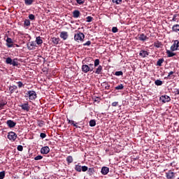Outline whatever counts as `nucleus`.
Wrapping results in <instances>:
<instances>
[{
    "label": "nucleus",
    "instance_id": "393cba45",
    "mask_svg": "<svg viewBox=\"0 0 179 179\" xmlns=\"http://www.w3.org/2000/svg\"><path fill=\"white\" fill-rule=\"evenodd\" d=\"M36 43L38 44V45H41V44H43V39H41V36L36 37Z\"/></svg>",
    "mask_w": 179,
    "mask_h": 179
},
{
    "label": "nucleus",
    "instance_id": "4d7b16f0",
    "mask_svg": "<svg viewBox=\"0 0 179 179\" xmlns=\"http://www.w3.org/2000/svg\"><path fill=\"white\" fill-rule=\"evenodd\" d=\"M175 94L179 95V90H178V89H176V90H175Z\"/></svg>",
    "mask_w": 179,
    "mask_h": 179
},
{
    "label": "nucleus",
    "instance_id": "9b49d317",
    "mask_svg": "<svg viewBox=\"0 0 179 179\" xmlns=\"http://www.w3.org/2000/svg\"><path fill=\"white\" fill-rule=\"evenodd\" d=\"M41 153L42 155H48L50 153V148L48 146L43 147L41 149Z\"/></svg>",
    "mask_w": 179,
    "mask_h": 179
},
{
    "label": "nucleus",
    "instance_id": "f03ea898",
    "mask_svg": "<svg viewBox=\"0 0 179 179\" xmlns=\"http://www.w3.org/2000/svg\"><path fill=\"white\" fill-rule=\"evenodd\" d=\"M74 40L77 43H83L85 40V34L82 32L77 31V33L74 34Z\"/></svg>",
    "mask_w": 179,
    "mask_h": 179
},
{
    "label": "nucleus",
    "instance_id": "bb28decb",
    "mask_svg": "<svg viewBox=\"0 0 179 179\" xmlns=\"http://www.w3.org/2000/svg\"><path fill=\"white\" fill-rule=\"evenodd\" d=\"M87 174H88V176H93V174H94V168L88 169Z\"/></svg>",
    "mask_w": 179,
    "mask_h": 179
},
{
    "label": "nucleus",
    "instance_id": "2eb2a0df",
    "mask_svg": "<svg viewBox=\"0 0 179 179\" xmlns=\"http://www.w3.org/2000/svg\"><path fill=\"white\" fill-rule=\"evenodd\" d=\"M110 171V169L107 166H103L101 169V173L103 174V176H106V174H108V172Z\"/></svg>",
    "mask_w": 179,
    "mask_h": 179
},
{
    "label": "nucleus",
    "instance_id": "5701e85b",
    "mask_svg": "<svg viewBox=\"0 0 179 179\" xmlns=\"http://www.w3.org/2000/svg\"><path fill=\"white\" fill-rule=\"evenodd\" d=\"M27 45H28V49L34 50V47H36V43L29 42V43H28Z\"/></svg>",
    "mask_w": 179,
    "mask_h": 179
},
{
    "label": "nucleus",
    "instance_id": "b1692460",
    "mask_svg": "<svg viewBox=\"0 0 179 179\" xmlns=\"http://www.w3.org/2000/svg\"><path fill=\"white\" fill-rule=\"evenodd\" d=\"M17 61H19L17 58L13 59L12 60L11 65H13V66H19V62Z\"/></svg>",
    "mask_w": 179,
    "mask_h": 179
},
{
    "label": "nucleus",
    "instance_id": "c756f323",
    "mask_svg": "<svg viewBox=\"0 0 179 179\" xmlns=\"http://www.w3.org/2000/svg\"><path fill=\"white\" fill-rule=\"evenodd\" d=\"M66 162L68 164H71V163H73V157H72V156H68L66 157Z\"/></svg>",
    "mask_w": 179,
    "mask_h": 179
},
{
    "label": "nucleus",
    "instance_id": "473e14b6",
    "mask_svg": "<svg viewBox=\"0 0 179 179\" xmlns=\"http://www.w3.org/2000/svg\"><path fill=\"white\" fill-rule=\"evenodd\" d=\"M33 2H34V0H24L25 5L30 6L33 4Z\"/></svg>",
    "mask_w": 179,
    "mask_h": 179
},
{
    "label": "nucleus",
    "instance_id": "cd10ccee",
    "mask_svg": "<svg viewBox=\"0 0 179 179\" xmlns=\"http://www.w3.org/2000/svg\"><path fill=\"white\" fill-rule=\"evenodd\" d=\"M163 44H162V42H159V41L154 43V47H156V48H160Z\"/></svg>",
    "mask_w": 179,
    "mask_h": 179
},
{
    "label": "nucleus",
    "instance_id": "c85d7f7f",
    "mask_svg": "<svg viewBox=\"0 0 179 179\" xmlns=\"http://www.w3.org/2000/svg\"><path fill=\"white\" fill-rule=\"evenodd\" d=\"M37 122H38V127H40V128L45 125V122H44V120H38Z\"/></svg>",
    "mask_w": 179,
    "mask_h": 179
},
{
    "label": "nucleus",
    "instance_id": "f257e3e1",
    "mask_svg": "<svg viewBox=\"0 0 179 179\" xmlns=\"http://www.w3.org/2000/svg\"><path fill=\"white\" fill-rule=\"evenodd\" d=\"M82 64L81 71L83 73H87L88 72H93L94 71V65L93 64H90L89 65L85 64V59L82 61Z\"/></svg>",
    "mask_w": 179,
    "mask_h": 179
},
{
    "label": "nucleus",
    "instance_id": "a19ab883",
    "mask_svg": "<svg viewBox=\"0 0 179 179\" xmlns=\"http://www.w3.org/2000/svg\"><path fill=\"white\" fill-rule=\"evenodd\" d=\"M113 3H116V5H120L122 2V0H112Z\"/></svg>",
    "mask_w": 179,
    "mask_h": 179
},
{
    "label": "nucleus",
    "instance_id": "49530a36",
    "mask_svg": "<svg viewBox=\"0 0 179 179\" xmlns=\"http://www.w3.org/2000/svg\"><path fill=\"white\" fill-rule=\"evenodd\" d=\"M112 32L113 33H118V28H117V27H113L112 28Z\"/></svg>",
    "mask_w": 179,
    "mask_h": 179
},
{
    "label": "nucleus",
    "instance_id": "6ab92c4d",
    "mask_svg": "<svg viewBox=\"0 0 179 179\" xmlns=\"http://www.w3.org/2000/svg\"><path fill=\"white\" fill-rule=\"evenodd\" d=\"M79 16H80V11H79V10H75L73 11V17L78 19Z\"/></svg>",
    "mask_w": 179,
    "mask_h": 179
},
{
    "label": "nucleus",
    "instance_id": "423d86ee",
    "mask_svg": "<svg viewBox=\"0 0 179 179\" xmlns=\"http://www.w3.org/2000/svg\"><path fill=\"white\" fill-rule=\"evenodd\" d=\"M171 51H179V41L176 40L173 42V44L171 46Z\"/></svg>",
    "mask_w": 179,
    "mask_h": 179
},
{
    "label": "nucleus",
    "instance_id": "de8ad7c7",
    "mask_svg": "<svg viewBox=\"0 0 179 179\" xmlns=\"http://www.w3.org/2000/svg\"><path fill=\"white\" fill-rule=\"evenodd\" d=\"M17 150H18L19 152H23V146L22 145H18L17 147Z\"/></svg>",
    "mask_w": 179,
    "mask_h": 179
},
{
    "label": "nucleus",
    "instance_id": "864d4df0",
    "mask_svg": "<svg viewBox=\"0 0 179 179\" xmlns=\"http://www.w3.org/2000/svg\"><path fill=\"white\" fill-rule=\"evenodd\" d=\"M117 106H118V101H115L112 103L113 107H117Z\"/></svg>",
    "mask_w": 179,
    "mask_h": 179
},
{
    "label": "nucleus",
    "instance_id": "9d476101",
    "mask_svg": "<svg viewBox=\"0 0 179 179\" xmlns=\"http://www.w3.org/2000/svg\"><path fill=\"white\" fill-rule=\"evenodd\" d=\"M6 124L8 125V128H15V127H16V122L12 120H7Z\"/></svg>",
    "mask_w": 179,
    "mask_h": 179
},
{
    "label": "nucleus",
    "instance_id": "6e6d98bb",
    "mask_svg": "<svg viewBox=\"0 0 179 179\" xmlns=\"http://www.w3.org/2000/svg\"><path fill=\"white\" fill-rule=\"evenodd\" d=\"M176 17H177V15H174L173 18H172V22H176Z\"/></svg>",
    "mask_w": 179,
    "mask_h": 179
},
{
    "label": "nucleus",
    "instance_id": "c9c22d12",
    "mask_svg": "<svg viewBox=\"0 0 179 179\" xmlns=\"http://www.w3.org/2000/svg\"><path fill=\"white\" fill-rule=\"evenodd\" d=\"M124 89V85L120 84L115 87V90H122Z\"/></svg>",
    "mask_w": 179,
    "mask_h": 179
},
{
    "label": "nucleus",
    "instance_id": "0eeeda50",
    "mask_svg": "<svg viewBox=\"0 0 179 179\" xmlns=\"http://www.w3.org/2000/svg\"><path fill=\"white\" fill-rule=\"evenodd\" d=\"M159 100L162 103H169V101H171V98H170L169 95L164 94L160 96Z\"/></svg>",
    "mask_w": 179,
    "mask_h": 179
},
{
    "label": "nucleus",
    "instance_id": "aec40b11",
    "mask_svg": "<svg viewBox=\"0 0 179 179\" xmlns=\"http://www.w3.org/2000/svg\"><path fill=\"white\" fill-rule=\"evenodd\" d=\"M67 121H68V124H71V125L75 127V128H80V127L78 125V123H75V121L71 120L69 118H67Z\"/></svg>",
    "mask_w": 179,
    "mask_h": 179
},
{
    "label": "nucleus",
    "instance_id": "4be33fe9",
    "mask_svg": "<svg viewBox=\"0 0 179 179\" xmlns=\"http://www.w3.org/2000/svg\"><path fill=\"white\" fill-rule=\"evenodd\" d=\"M60 41L61 39H59V38H56V37L52 38V42L53 43V44H55V45L59 44Z\"/></svg>",
    "mask_w": 179,
    "mask_h": 179
},
{
    "label": "nucleus",
    "instance_id": "7ed1b4c3",
    "mask_svg": "<svg viewBox=\"0 0 179 179\" xmlns=\"http://www.w3.org/2000/svg\"><path fill=\"white\" fill-rule=\"evenodd\" d=\"M25 97H29V100H36L37 99V93L33 90L27 91L25 94Z\"/></svg>",
    "mask_w": 179,
    "mask_h": 179
},
{
    "label": "nucleus",
    "instance_id": "dca6fc26",
    "mask_svg": "<svg viewBox=\"0 0 179 179\" xmlns=\"http://www.w3.org/2000/svg\"><path fill=\"white\" fill-rule=\"evenodd\" d=\"M139 55L140 57H141V58H146V57L149 55V52L145 50H141L139 52Z\"/></svg>",
    "mask_w": 179,
    "mask_h": 179
},
{
    "label": "nucleus",
    "instance_id": "a211bd4d",
    "mask_svg": "<svg viewBox=\"0 0 179 179\" xmlns=\"http://www.w3.org/2000/svg\"><path fill=\"white\" fill-rule=\"evenodd\" d=\"M60 37L63 39V40H67L69 35L68 33L66 31H62L60 33Z\"/></svg>",
    "mask_w": 179,
    "mask_h": 179
},
{
    "label": "nucleus",
    "instance_id": "3c124183",
    "mask_svg": "<svg viewBox=\"0 0 179 179\" xmlns=\"http://www.w3.org/2000/svg\"><path fill=\"white\" fill-rule=\"evenodd\" d=\"M17 83L18 85L19 89H20L21 87H23V86H24L23 83H22L21 81H19Z\"/></svg>",
    "mask_w": 179,
    "mask_h": 179
},
{
    "label": "nucleus",
    "instance_id": "f704fd0d",
    "mask_svg": "<svg viewBox=\"0 0 179 179\" xmlns=\"http://www.w3.org/2000/svg\"><path fill=\"white\" fill-rule=\"evenodd\" d=\"M12 58L10 57H7L6 59V64H7L8 65H12Z\"/></svg>",
    "mask_w": 179,
    "mask_h": 179
},
{
    "label": "nucleus",
    "instance_id": "4c0bfd02",
    "mask_svg": "<svg viewBox=\"0 0 179 179\" xmlns=\"http://www.w3.org/2000/svg\"><path fill=\"white\" fill-rule=\"evenodd\" d=\"M90 127H96V120H91L90 121Z\"/></svg>",
    "mask_w": 179,
    "mask_h": 179
},
{
    "label": "nucleus",
    "instance_id": "79ce46f5",
    "mask_svg": "<svg viewBox=\"0 0 179 179\" xmlns=\"http://www.w3.org/2000/svg\"><path fill=\"white\" fill-rule=\"evenodd\" d=\"M29 19H30V20H35L36 16H34V15H33V14H29Z\"/></svg>",
    "mask_w": 179,
    "mask_h": 179
},
{
    "label": "nucleus",
    "instance_id": "bf43d9fd",
    "mask_svg": "<svg viewBox=\"0 0 179 179\" xmlns=\"http://www.w3.org/2000/svg\"><path fill=\"white\" fill-rule=\"evenodd\" d=\"M0 39H1V34H0Z\"/></svg>",
    "mask_w": 179,
    "mask_h": 179
},
{
    "label": "nucleus",
    "instance_id": "2f4dec72",
    "mask_svg": "<svg viewBox=\"0 0 179 179\" xmlns=\"http://www.w3.org/2000/svg\"><path fill=\"white\" fill-rule=\"evenodd\" d=\"M6 104H8V102L6 101H0V110H2V108H3L5 106H6Z\"/></svg>",
    "mask_w": 179,
    "mask_h": 179
},
{
    "label": "nucleus",
    "instance_id": "ddd939ff",
    "mask_svg": "<svg viewBox=\"0 0 179 179\" xmlns=\"http://www.w3.org/2000/svg\"><path fill=\"white\" fill-rule=\"evenodd\" d=\"M20 107H21L22 110H24V111H29L30 110V106H29V103L27 102L20 105Z\"/></svg>",
    "mask_w": 179,
    "mask_h": 179
},
{
    "label": "nucleus",
    "instance_id": "e433bc0d",
    "mask_svg": "<svg viewBox=\"0 0 179 179\" xmlns=\"http://www.w3.org/2000/svg\"><path fill=\"white\" fill-rule=\"evenodd\" d=\"M99 65H100V59H96L94 60V66L96 68V67L99 66Z\"/></svg>",
    "mask_w": 179,
    "mask_h": 179
},
{
    "label": "nucleus",
    "instance_id": "6e6552de",
    "mask_svg": "<svg viewBox=\"0 0 179 179\" xmlns=\"http://www.w3.org/2000/svg\"><path fill=\"white\" fill-rule=\"evenodd\" d=\"M6 45H7L8 48H12L13 47V40H12L10 38L7 37Z\"/></svg>",
    "mask_w": 179,
    "mask_h": 179
},
{
    "label": "nucleus",
    "instance_id": "8fccbe9b",
    "mask_svg": "<svg viewBox=\"0 0 179 179\" xmlns=\"http://www.w3.org/2000/svg\"><path fill=\"white\" fill-rule=\"evenodd\" d=\"M41 159H43V156L41 155H37L34 157V160H41Z\"/></svg>",
    "mask_w": 179,
    "mask_h": 179
},
{
    "label": "nucleus",
    "instance_id": "f8f14e48",
    "mask_svg": "<svg viewBox=\"0 0 179 179\" xmlns=\"http://www.w3.org/2000/svg\"><path fill=\"white\" fill-rule=\"evenodd\" d=\"M149 38L148 36L145 35V34H141L138 36V40L140 41H146Z\"/></svg>",
    "mask_w": 179,
    "mask_h": 179
},
{
    "label": "nucleus",
    "instance_id": "a18cd8bd",
    "mask_svg": "<svg viewBox=\"0 0 179 179\" xmlns=\"http://www.w3.org/2000/svg\"><path fill=\"white\" fill-rule=\"evenodd\" d=\"M77 3H78V5H83V3H85V0H76Z\"/></svg>",
    "mask_w": 179,
    "mask_h": 179
},
{
    "label": "nucleus",
    "instance_id": "20e7f679",
    "mask_svg": "<svg viewBox=\"0 0 179 179\" xmlns=\"http://www.w3.org/2000/svg\"><path fill=\"white\" fill-rule=\"evenodd\" d=\"M75 170L76 171H78V173H81L82 171H83L84 173L87 171L88 170V168L87 166H80L79 164H76L75 166Z\"/></svg>",
    "mask_w": 179,
    "mask_h": 179
},
{
    "label": "nucleus",
    "instance_id": "a878e982",
    "mask_svg": "<svg viewBox=\"0 0 179 179\" xmlns=\"http://www.w3.org/2000/svg\"><path fill=\"white\" fill-rule=\"evenodd\" d=\"M166 54L168 55V58H171V57H174V56L177 55L176 53H174L170 50H166Z\"/></svg>",
    "mask_w": 179,
    "mask_h": 179
},
{
    "label": "nucleus",
    "instance_id": "f3484780",
    "mask_svg": "<svg viewBox=\"0 0 179 179\" xmlns=\"http://www.w3.org/2000/svg\"><path fill=\"white\" fill-rule=\"evenodd\" d=\"M102 71H103V66H101V65H99V66H98V68L96 69V71H95L93 70V72H94V73H96V75H101Z\"/></svg>",
    "mask_w": 179,
    "mask_h": 179
},
{
    "label": "nucleus",
    "instance_id": "7c9ffc66",
    "mask_svg": "<svg viewBox=\"0 0 179 179\" xmlns=\"http://www.w3.org/2000/svg\"><path fill=\"white\" fill-rule=\"evenodd\" d=\"M163 62H164V59H159L157 62V66H162V64H163Z\"/></svg>",
    "mask_w": 179,
    "mask_h": 179
},
{
    "label": "nucleus",
    "instance_id": "58836bf2",
    "mask_svg": "<svg viewBox=\"0 0 179 179\" xmlns=\"http://www.w3.org/2000/svg\"><path fill=\"white\" fill-rule=\"evenodd\" d=\"M86 19H87V23H90V22H93V20H94V18L92 16H88L86 17Z\"/></svg>",
    "mask_w": 179,
    "mask_h": 179
},
{
    "label": "nucleus",
    "instance_id": "39448f33",
    "mask_svg": "<svg viewBox=\"0 0 179 179\" xmlns=\"http://www.w3.org/2000/svg\"><path fill=\"white\" fill-rule=\"evenodd\" d=\"M7 138L11 142H15L16 141V139L17 138V134H16V133H15L13 131H10L8 134Z\"/></svg>",
    "mask_w": 179,
    "mask_h": 179
},
{
    "label": "nucleus",
    "instance_id": "09e8293b",
    "mask_svg": "<svg viewBox=\"0 0 179 179\" xmlns=\"http://www.w3.org/2000/svg\"><path fill=\"white\" fill-rule=\"evenodd\" d=\"M90 44H92V41H87L85 43H83V45H84V47H86V45H90Z\"/></svg>",
    "mask_w": 179,
    "mask_h": 179
},
{
    "label": "nucleus",
    "instance_id": "37998d69",
    "mask_svg": "<svg viewBox=\"0 0 179 179\" xmlns=\"http://www.w3.org/2000/svg\"><path fill=\"white\" fill-rule=\"evenodd\" d=\"M24 26H30V20H25L24 22Z\"/></svg>",
    "mask_w": 179,
    "mask_h": 179
},
{
    "label": "nucleus",
    "instance_id": "4468645a",
    "mask_svg": "<svg viewBox=\"0 0 179 179\" xmlns=\"http://www.w3.org/2000/svg\"><path fill=\"white\" fill-rule=\"evenodd\" d=\"M8 90L10 92V94H13L15 90H17V86L16 85H10L8 87Z\"/></svg>",
    "mask_w": 179,
    "mask_h": 179
},
{
    "label": "nucleus",
    "instance_id": "5fc2aeb1",
    "mask_svg": "<svg viewBox=\"0 0 179 179\" xmlns=\"http://www.w3.org/2000/svg\"><path fill=\"white\" fill-rule=\"evenodd\" d=\"M173 73H174V71H170V72L169 73V75H168L167 78H170V76H171V75H173Z\"/></svg>",
    "mask_w": 179,
    "mask_h": 179
},
{
    "label": "nucleus",
    "instance_id": "412c9836",
    "mask_svg": "<svg viewBox=\"0 0 179 179\" xmlns=\"http://www.w3.org/2000/svg\"><path fill=\"white\" fill-rule=\"evenodd\" d=\"M172 31H174L175 33H178L179 31V24H176L172 27Z\"/></svg>",
    "mask_w": 179,
    "mask_h": 179
},
{
    "label": "nucleus",
    "instance_id": "1a4fd4ad",
    "mask_svg": "<svg viewBox=\"0 0 179 179\" xmlns=\"http://www.w3.org/2000/svg\"><path fill=\"white\" fill-rule=\"evenodd\" d=\"M175 176L176 173L173 172L171 170H169L168 172L166 173V177L167 179H173L174 178Z\"/></svg>",
    "mask_w": 179,
    "mask_h": 179
},
{
    "label": "nucleus",
    "instance_id": "603ef678",
    "mask_svg": "<svg viewBox=\"0 0 179 179\" xmlns=\"http://www.w3.org/2000/svg\"><path fill=\"white\" fill-rule=\"evenodd\" d=\"M46 136H47V134H45V133H41V134H40V137L42 139H44V138H46Z\"/></svg>",
    "mask_w": 179,
    "mask_h": 179
},
{
    "label": "nucleus",
    "instance_id": "c03bdc74",
    "mask_svg": "<svg viewBox=\"0 0 179 179\" xmlns=\"http://www.w3.org/2000/svg\"><path fill=\"white\" fill-rule=\"evenodd\" d=\"M5 178V171L0 172V179H4Z\"/></svg>",
    "mask_w": 179,
    "mask_h": 179
},
{
    "label": "nucleus",
    "instance_id": "72a5a7b5",
    "mask_svg": "<svg viewBox=\"0 0 179 179\" xmlns=\"http://www.w3.org/2000/svg\"><path fill=\"white\" fill-rule=\"evenodd\" d=\"M155 85H156V86H162V85H163V81L160 80H156L155 81Z\"/></svg>",
    "mask_w": 179,
    "mask_h": 179
},
{
    "label": "nucleus",
    "instance_id": "13d9d810",
    "mask_svg": "<svg viewBox=\"0 0 179 179\" xmlns=\"http://www.w3.org/2000/svg\"><path fill=\"white\" fill-rule=\"evenodd\" d=\"M105 89H106V90H108L110 89V85L105 87Z\"/></svg>",
    "mask_w": 179,
    "mask_h": 179
},
{
    "label": "nucleus",
    "instance_id": "ea45409f",
    "mask_svg": "<svg viewBox=\"0 0 179 179\" xmlns=\"http://www.w3.org/2000/svg\"><path fill=\"white\" fill-rule=\"evenodd\" d=\"M115 76H122V75H124V73L122 71H116L115 73Z\"/></svg>",
    "mask_w": 179,
    "mask_h": 179
}]
</instances>
